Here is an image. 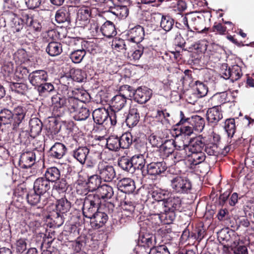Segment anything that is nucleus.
I'll return each mask as SVG.
<instances>
[{
  "instance_id": "0e129e2a",
  "label": "nucleus",
  "mask_w": 254,
  "mask_h": 254,
  "mask_svg": "<svg viewBox=\"0 0 254 254\" xmlns=\"http://www.w3.org/2000/svg\"><path fill=\"white\" fill-rule=\"evenodd\" d=\"M112 46L118 51L121 50H127L125 41L121 39L116 38L112 43Z\"/></svg>"
},
{
  "instance_id": "c03bdc74",
  "label": "nucleus",
  "mask_w": 254,
  "mask_h": 254,
  "mask_svg": "<svg viewBox=\"0 0 254 254\" xmlns=\"http://www.w3.org/2000/svg\"><path fill=\"white\" fill-rule=\"evenodd\" d=\"M145 156L135 155L131 158L134 170L135 169H140L142 171V170L145 169Z\"/></svg>"
},
{
  "instance_id": "a878e982",
  "label": "nucleus",
  "mask_w": 254,
  "mask_h": 254,
  "mask_svg": "<svg viewBox=\"0 0 254 254\" xmlns=\"http://www.w3.org/2000/svg\"><path fill=\"white\" fill-rule=\"evenodd\" d=\"M89 153V149L87 147H79L72 151V156L81 164H83Z\"/></svg>"
},
{
  "instance_id": "c85d7f7f",
  "label": "nucleus",
  "mask_w": 254,
  "mask_h": 254,
  "mask_svg": "<svg viewBox=\"0 0 254 254\" xmlns=\"http://www.w3.org/2000/svg\"><path fill=\"white\" fill-rule=\"evenodd\" d=\"M56 21L59 23L67 22L69 24L70 22V16L68 8L62 7L59 9L55 14Z\"/></svg>"
},
{
  "instance_id": "338daca9",
  "label": "nucleus",
  "mask_w": 254,
  "mask_h": 254,
  "mask_svg": "<svg viewBox=\"0 0 254 254\" xmlns=\"http://www.w3.org/2000/svg\"><path fill=\"white\" fill-rule=\"evenodd\" d=\"M206 41H201L192 45V50H196L198 52H204L207 50Z\"/></svg>"
},
{
  "instance_id": "9d476101",
  "label": "nucleus",
  "mask_w": 254,
  "mask_h": 254,
  "mask_svg": "<svg viewBox=\"0 0 254 254\" xmlns=\"http://www.w3.org/2000/svg\"><path fill=\"white\" fill-rule=\"evenodd\" d=\"M126 36L128 41L138 44L144 39V28L140 25H136L129 29L127 31Z\"/></svg>"
},
{
  "instance_id": "6e6d98bb",
  "label": "nucleus",
  "mask_w": 254,
  "mask_h": 254,
  "mask_svg": "<svg viewBox=\"0 0 254 254\" xmlns=\"http://www.w3.org/2000/svg\"><path fill=\"white\" fill-rule=\"evenodd\" d=\"M53 186V190L57 191L58 193L64 192L67 189V183L64 179H59L55 182Z\"/></svg>"
},
{
  "instance_id": "ddd939ff",
  "label": "nucleus",
  "mask_w": 254,
  "mask_h": 254,
  "mask_svg": "<svg viewBox=\"0 0 254 254\" xmlns=\"http://www.w3.org/2000/svg\"><path fill=\"white\" fill-rule=\"evenodd\" d=\"M124 91V90L123 91ZM125 91L126 93L124 92L123 94L120 93L118 94L112 98L111 108L113 111L120 112L125 106L127 103V97L128 96V93H129L127 90Z\"/></svg>"
},
{
  "instance_id": "79ce46f5",
  "label": "nucleus",
  "mask_w": 254,
  "mask_h": 254,
  "mask_svg": "<svg viewBox=\"0 0 254 254\" xmlns=\"http://www.w3.org/2000/svg\"><path fill=\"white\" fill-rule=\"evenodd\" d=\"M71 207L70 202L65 198H62L57 201V210L62 214L67 212Z\"/></svg>"
},
{
  "instance_id": "1a4fd4ad",
  "label": "nucleus",
  "mask_w": 254,
  "mask_h": 254,
  "mask_svg": "<svg viewBox=\"0 0 254 254\" xmlns=\"http://www.w3.org/2000/svg\"><path fill=\"white\" fill-rule=\"evenodd\" d=\"M167 169L166 163L163 162H151L147 165L146 169L142 170V174L157 176L165 172Z\"/></svg>"
},
{
  "instance_id": "69168bd1",
  "label": "nucleus",
  "mask_w": 254,
  "mask_h": 254,
  "mask_svg": "<svg viewBox=\"0 0 254 254\" xmlns=\"http://www.w3.org/2000/svg\"><path fill=\"white\" fill-rule=\"evenodd\" d=\"M135 149L139 153V155L148 157L147 147L146 144L141 142H137L135 145Z\"/></svg>"
},
{
  "instance_id": "39448f33",
  "label": "nucleus",
  "mask_w": 254,
  "mask_h": 254,
  "mask_svg": "<svg viewBox=\"0 0 254 254\" xmlns=\"http://www.w3.org/2000/svg\"><path fill=\"white\" fill-rule=\"evenodd\" d=\"M171 187L176 193L184 194L189 193L191 189V183L186 177L177 176L171 180Z\"/></svg>"
},
{
  "instance_id": "3c124183",
  "label": "nucleus",
  "mask_w": 254,
  "mask_h": 254,
  "mask_svg": "<svg viewBox=\"0 0 254 254\" xmlns=\"http://www.w3.org/2000/svg\"><path fill=\"white\" fill-rule=\"evenodd\" d=\"M224 128L228 137H232L235 132L236 126L234 119H229L225 122Z\"/></svg>"
},
{
  "instance_id": "473e14b6",
  "label": "nucleus",
  "mask_w": 254,
  "mask_h": 254,
  "mask_svg": "<svg viewBox=\"0 0 254 254\" xmlns=\"http://www.w3.org/2000/svg\"><path fill=\"white\" fill-rule=\"evenodd\" d=\"M66 100V98L64 95L58 93L53 95L51 98V101L54 110H58L65 106Z\"/></svg>"
},
{
  "instance_id": "bb28decb",
  "label": "nucleus",
  "mask_w": 254,
  "mask_h": 254,
  "mask_svg": "<svg viewBox=\"0 0 254 254\" xmlns=\"http://www.w3.org/2000/svg\"><path fill=\"white\" fill-rule=\"evenodd\" d=\"M97 195L95 196L99 197L100 198L103 199H110L114 194L113 189L110 186L107 184H103L98 188L97 190Z\"/></svg>"
},
{
  "instance_id": "7ed1b4c3",
  "label": "nucleus",
  "mask_w": 254,
  "mask_h": 254,
  "mask_svg": "<svg viewBox=\"0 0 254 254\" xmlns=\"http://www.w3.org/2000/svg\"><path fill=\"white\" fill-rule=\"evenodd\" d=\"M114 205L112 203H107L105 205L104 211L100 209L90 219L92 227L98 229L105 225L108 219L107 213H111L113 211Z\"/></svg>"
},
{
  "instance_id": "b1692460",
  "label": "nucleus",
  "mask_w": 254,
  "mask_h": 254,
  "mask_svg": "<svg viewBox=\"0 0 254 254\" xmlns=\"http://www.w3.org/2000/svg\"><path fill=\"white\" fill-rule=\"evenodd\" d=\"M220 139V136L215 134L213 135L215 142H210L205 144V151L208 155L217 156L219 153V148L217 142Z\"/></svg>"
},
{
  "instance_id": "bf43d9fd",
  "label": "nucleus",
  "mask_w": 254,
  "mask_h": 254,
  "mask_svg": "<svg viewBox=\"0 0 254 254\" xmlns=\"http://www.w3.org/2000/svg\"><path fill=\"white\" fill-rule=\"evenodd\" d=\"M147 254H170L167 247L166 245H160L156 247H152L150 249L149 252Z\"/></svg>"
},
{
  "instance_id": "de8ad7c7",
  "label": "nucleus",
  "mask_w": 254,
  "mask_h": 254,
  "mask_svg": "<svg viewBox=\"0 0 254 254\" xmlns=\"http://www.w3.org/2000/svg\"><path fill=\"white\" fill-rule=\"evenodd\" d=\"M121 148H128L132 142V136L130 133L126 132L122 134L119 138Z\"/></svg>"
},
{
  "instance_id": "13d9d810",
  "label": "nucleus",
  "mask_w": 254,
  "mask_h": 254,
  "mask_svg": "<svg viewBox=\"0 0 254 254\" xmlns=\"http://www.w3.org/2000/svg\"><path fill=\"white\" fill-rule=\"evenodd\" d=\"M9 86L12 91L19 94H22L27 88L26 84L18 82H10Z\"/></svg>"
},
{
  "instance_id": "864d4df0",
  "label": "nucleus",
  "mask_w": 254,
  "mask_h": 254,
  "mask_svg": "<svg viewBox=\"0 0 254 254\" xmlns=\"http://www.w3.org/2000/svg\"><path fill=\"white\" fill-rule=\"evenodd\" d=\"M37 91L40 95L42 96L47 93H50L54 90V86L51 83L46 82H43L37 87Z\"/></svg>"
},
{
  "instance_id": "f03ea898",
  "label": "nucleus",
  "mask_w": 254,
  "mask_h": 254,
  "mask_svg": "<svg viewBox=\"0 0 254 254\" xmlns=\"http://www.w3.org/2000/svg\"><path fill=\"white\" fill-rule=\"evenodd\" d=\"M127 90L129 92L128 96L131 97L133 96L135 101L140 104L145 103L151 97L152 90L145 86L139 87L134 91L132 87L125 85L121 87V91Z\"/></svg>"
},
{
  "instance_id": "f257e3e1",
  "label": "nucleus",
  "mask_w": 254,
  "mask_h": 254,
  "mask_svg": "<svg viewBox=\"0 0 254 254\" xmlns=\"http://www.w3.org/2000/svg\"><path fill=\"white\" fill-rule=\"evenodd\" d=\"M182 205L181 199L178 196L167 197L164 201L161 202L163 210L161 214H155V219H157L156 222L159 224L162 223L164 224L172 223L176 218V211H181Z\"/></svg>"
},
{
  "instance_id": "4c0bfd02",
  "label": "nucleus",
  "mask_w": 254,
  "mask_h": 254,
  "mask_svg": "<svg viewBox=\"0 0 254 254\" xmlns=\"http://www.w3.org/2000/svg\"><path fill=\"white\" fill-rule=\"evenodd\" d=\"M175 149L176 151L173 152L175 161L179 162L183 160L186 157H188L189 152L185 144H178Z\"/></svg>"
},
{
  "instance_id": "6ab92c4d",
  "label": "nucleus",
  "mask_w": 254,
  "mask_h": 254,
  "mask_svg": "<svg viewBox=\"0 0 254 254\" xmlns=\"http://www.w3.org/2000/svg\"><path fill=\"white\" fill-rule=\"evenodd\" d=\"M89 43L88 42L83 41V42H82V47L81 49L75 50L70 54L69 57L73 63L79 64L82 62L86 55L87 50L86 46Z\"/></svg>"
},
{
  "instance_id": "a211bd4d",
  "label": "nucleus",
  "mask_w": 254,
  "mask_h": 254,
  "mask_svg": "<svg viewBox=\"0 0 254 254\" xmlns=\"http://www.w3.org/2000/svg\"><path fill=\"white\" fill-rule=\"evenodd\" d=\"M6 18L11 22V26L14 32L21 31L24 27L22 20L17 15L11 11H7L5 14Z\"/></svg>"
},
{
  "instance_id": "4d7b16f0",
  "label": "nucleus",
  "mask_w": 254,
  "mask_h": 254,
  "mask_svg": "<svg viewBox=\"0 0 254 254\" xmlns=\"http://www.w3.org/2000/svg\"><path fill=\"white\" fill-rule=\"evenodd\" d=\"M143 53V48L138 47V49H136L133 51L127 52V57L130 61H135L138 60Z\"/></svg>"
},
{
  "instance_id": "5fc2aeb1",
  "label": "nucleus",
  "mask_w": 254,
  "mask_h": 254,
  "mask_svg": "<svg viewBox=\"0 0 254 254\" xmlns=\"http://www.w3.org/2000/svg\"><path fill=\"white\" fill-rule=\"evenodd\" d=\"M195 91L198 97L201 98L204 97L208 92L207 86L203 82L196 81L195 83Z\"/></svg>"
},
{
  "instance_id": "c9c22d12",
  "label": "nucleus",
  "mask_w": 254,
  "mask_h": 254,
  "mask_svg": "<svg viewBox=\"0 0 254 254\" xmlns=\"http://www.w3.org/2000/svg\"><path fill=\"white\" fill-rule=\"evenodd\" d=\"M14 114L12 112L7 109H3L0 111V123H2L3 125L10 124L12 125L13 128V123L14 121Z\"/></svg>"
},
{
  "instance_id": "a19ab883",
  "label": "nucleus",
  "mask_w": 254,
  "mask_h": 254,
  "mask_svg": "<svg viewBox=\"0 0 254 254\" xmlns=\"http://www.w3.org/2000/svg\"><path fill=\"white\" fill-rule=\"evenodd\" d=\"M118 165L123 170L127 172L133 173L134 172L131 158L122 157L119 161Z\"/></svg>"
},
{
  "instance_id": "2f4dec72",
  "label": "nucleus",
  "mask_w": 254,
  "mask_h": 254,
  "mask_svg": "<svg viewBox=\"0 0 254 254\" xmlns=\"http://www.w3.org/2000/svg\"><path fill=\"white\" fill-rule=\"evenodd\" d=\"M46 51L51 57L59 56L63 52L62 44L58 42H51L48 44Z\"/></svg>"
},
{
  "instance_id": "f8f14e48",
  "label": "nucleus",
  "mask_w": 254,
  "mask_h": 254,
  "mask_svg": "<svg viewBox=\"0 0 254 254\" xmlns=\"http://www.w3.org/2000/svg\"><path fill=\"white\" fill-rule=\"evenodd\" d=\"M92 116L96 124L103 125L105 127H109V113L105 108H98L95 110L93 112Z\"/></svg>"
},
{
  "instance_id": "6e6552de",
  "label": "nucleus",
  "mask_w": 254,
  "mask_h": 254,
  "mask_svg": "<svg viewBox=\"0 0 254 254\" xmlns=\"http://www.w3.org/2000/svg\"><path fill=\"white\" fill-rule=\"evenodd\" d=\"M41 152L37 149L23 153L20 159L21 167L24 169L31 167L35 163L36 160L41 158Z\"/></svg>"
},
{
  "instance_id": "aec40b11",
  "label": "nucleus",
  "mask_w": 254,
  "mask_h": 254,
  "mask_svg": "<svg viewBox=\"0 0 254 254\" xmlns=\"http://www.w3.org/2000/svg\"><path fill=\"white\" fill-rule=\"evenodd\" d=\"M202 139L203 138L200 136L191 138L189 144H185L188 152H202L203 148L205 145V143Z\"/></svg>"
},
{
  "instance_id": "ea45409f",
  "label": "nucleus",
  "mask_w": 254,
  "mask_h": 254,
  "mask_svg": "<svg viewBox=\"0 0 254 254\" xmlns=\"http://www.w3.org/2000/svg\"><path fill=\"white\" fill-rule=\"evenodd\" d=\"M101 180L99 175L96 173L89 176L88 179V185L90 190H97L98 188L101 186Z\"/></svg>"
},
{
  "instance_id": "7c9ffc66",
  "label": "nucleus",
  "mask_w": 254,
  "mask_h": 254,
  "mask_svg": "<svg viewBox=\"0 0 254 254\" xmlns=\"http://www.w3.org/2000/svg\"><path fill=\"white\" fill-rule=\"evenodd\" d=\"M178 145L177 142L173 139L166 140L163 143L161 144L160 150L165 156H168L174 152V150Z\"/></svg>"
},
{
  "instance_id": "4be33fe9",
  "label": "nucleus",
  "mask_w": 254,
  "mask_h": 254,
  "mask_svg": "<svg viewBox=\"0 0 254 254\" xmlns=\"http://www.w3.org/2000/svg\"><path fill=\"white\" fill-rule=\"evenodd\" d=\"M28 111L25 107L18 106L14 110L13 129L18 127L27 114Z\"/></svg>"
},
{
  "instance_id": "4468645a",
  "label": "nucleus",
  "mask_w": 254,
  "mask_h": 254,
  "mask_svg": "<svg viewBox=\"0 0 254 254\" xmlns=\"http://www.w3.org/2000/svg\"><path fill=\"white\" fill-rule=\"evenodd\" d=\"M223 118L220 106H214L208 109L206 113V119L209 123L216 125Z\"/></svg>"
},
{
  "instance_id": "09e8293b",
  "label": "nucleus",
  "mask_w": 254,
  "mask_h": 254,
  "mask_svg": "<svg viewBox=\"0 0 254 254\" xmlns=\"http://www.w3.org/2000/svg\"><path fill=\"white\" fill-rule=\"evenodd\" d=\"M90 114V112L88 109L80 107L74 114L73 118L76 121H84L89 117Z\"/></svg>"
},
{
  "instance_id": "774afa93",
  "label": "nucleus",
  "mask_w": 254,
  "mask_h": 254,
  "mask_svg": "<svg viewBox=\"0 0 254 254\" xmlns=\"http://www.w3.org/2000/svg\"><path fill=\"white\" fill-rule=\"evenodd\" d=\"M72 78L73 80L76 82H82L85 79V73L81 69H76L72 74Z\"/></svg>"
},
{
  "instance_id": "58836bf2",
  "label": "nucleus",
  "mask_w": 254,
  "mask_h": 254,
  "mask_svg": "<svg viewBox=\"0 0 254 254\" xmlns=\"http://www.w3.org/2000/svg\"><path fill=\"white\" fill-rule=\"evenodd\" d=\"M169 194V192L167 190L160 189H153L151 193L152 197L157 201L160 206L161 202L164 201Z\"/></svg>"
},
{
  "instance_id": "e2e57ef3",
  "label": "nucleus",
  "mask_w": 254,
  "mask_h": 254,
  "mask_svg": "<svg viewBox=\"0 0 254 254\" xmlns=\"http://www.w3.org/2000/svg\"><path fill=\"white\" fill-rule=\"evenodd\" d=\"M15 249L17 253L21 254L27 249L26 240L20 239L17 240L15 244Z\"/></svg>"
},
{
  "instance_id": "49530a36",
  "label": "nucleus",
  "mask_w": 254,
  "mask_h": 254,
  "mask_svg": "<svg viewBox=\"0 0 254 254\" xmlns=\"http://www.w3.org/2000/svg\"><path fill=\"white\" fill-rule=\"evenodd\" d=\"M80 101L77 98L70 97L67 99L65 106L71 113L74 114L79 107Z\"/></svg>"
},
{
  "instance_id": "412c9836",
  "label": "nucleus",
  "mask_w": 254,
  "mask_h": 254,
  "mask_svg": "<svg viewBox=\"0 0 254 254\" xmlns=\"http://www.w3.org/2000/svg\"><path fill=\"white\" fill-rule=\"evenodd\" d=\"M118 186L121 191L126 193H132L135 189L134 181L129 178H125L120 180L118 182Z\"/></svg>"
},
{
  "instance_id": "dca6fc26",
  "label": "nucleus",
  "mask_w": 254,
  "mask_h": 254,
  "mask_svg": "<svg viewBox=\"0 0 254 254\" xmlns=\"http://www.w3.org/2000/svg\"><path fill=\"white\" fill-rule=\"evenodd\" d=\"M144 107H140L138 108H131L126 118V123L129 127H133L136 126L140 119V112Z\"/></svg>"
},
{
  "instance_id": "8fccbe9b",
  "label": "nucleus",
  "mask_w": 254,
  "mask_h": 254,
  "mask_svg": "<svg viewBox=\"0 0 254 254\" xmlns=\"http://www.w3.org/2000/svg\"><path fill=\"white\" fill-rule=\"evenodd\" d=\"M107 147L110 150L116 151L121 148L119 138L114 136H110L107 139Z\"/></svg>"
},
{
  "instance_id": "37998d69",
  "label": "nucleus",
  "mask_w": 254,
  "mask_h": 254,
  "mask_svg": "<svg viewBox=\"0 0 254 254\" xmlns=\"http://www.w3.org/2000/svg\"><path fill=\"white\" fill-rule=\"evenodd\" d=\"M109 11L119 18H125L128 14V9L127 6L121 5L118 7H112Z\"/></svg>"
},
{
  "instance_id": "680f3d73",
  "label": "nucleus",
  "mask_w": 254,
  "mask_h": 254,
  "mask_svg": "<svg viewBox=\"0 0 254 254\" xmlns=\"http://www.w3.org/2000/svg\"><path fill=\"white\" fill-rule=\"evenodd\" d=\"M121 114L119 111H113L111 110V112L110 114H109L108 120L110 126H115L118 122V121H122V120H120V116ZM124 119L123 120L124 121Z\"/></svg>"
},
{
  "instance_id": "e433bc0d",
  "label": "nucleus",
  "mask_w": 254,
  "mask_h": 254,
  "mask_svg": "<svg viewBox=\"0 0 254 254\" xmlns=\"http://www.w3.org/2000/svg\"><path fill=\"white\" fill-rule=\"evenodd\" d=\"M190 124L194 130L201 132L204 127L205 121L200 116H193L190 118Z\"/></svg>"
},
{
  "instance_id": "0eeeda50",
  "label": "nucleus",
  "mask_w": 254,
  "mask_h": 254,
  "mask_svg": "<svg viewBox=\"0 0 254 254\" xmlns=\"http://www.w3.org/2000/svg\"><path fill=\"white\" fill-rule=\"evenodd\" d=\"M98 12V10L95 7L83 6L78 11L76 23L80 26L85 25L89 18L96 15Z\"/></svg>"
},
{
  "instance_id": "f704fd0d",
  "label": "nucleus",
  "mask_w": 254,
  "mask_h": 254,
  "mask_svg": "<svg viewBox=\"0 0 254 254\" xmlns=\"http://www.w3.org/2000/svg\"><path fill=\"white\" fill-rule=\"evenodd\" d=\"M44 176L49 182H55L60 179L61 172L57 167H50L46 170Z\"/></svg>"
},
{
  "instance_id": "052dcab7",
  "label": "nucleus",
  "mask_w": 254,
  "mask_h": 254,
  "mask_svg": "<svg viewBox=\"0 0 254 254\" xmlns=\"http://www.w3.org/2000/svg\"><path fill=\"white\" fill-rule=\"evenodd\" d=\"M19 16V18L22 20L23 24H25L27 26L29 25V23H31L32 20L34 18L32 14L26 10L21 11Z\"/></svg>"
},
{
  "instance_id": "2eb2a0df",
  "label": "nucleus",
  "mask_w": 254,
  "mask_h": 254,
  "mask_svg": "<svg viewBox=\"0 0 254 254\" xmlns=\"http://www.w3.org/2000/svg\"><path fill=\"white\" fill-rule=\"evenodd\" d=\"M27 202L31 205H36L38 203L41 206H44L47 203V197L46 195L37 193L34 190L29 192L26 196Z\"/></svg>"
},
{
  "instance_id": "cd10ccee",
  "label": "nucleus",
  "mask_w": 254,
  "mask_h": 254,
  "mask_svg": "<svg viewBox=\"0 0 254 254\" xmlns=\"http://www.w3.org/2000/svg\"><path fill=\"white\" fill-rule=\"evenodd\" d=\"M31 136L33 137L38 135L42 129L43 124L37 118L31 119L29 123Z\"/></svg>"
},
{
  "instance_id": "20e7f679",
  "label": "nucleus",
  "mask_w": 254,
  "mask_h": 254,
  "mask_svg": "<svg viewBox=\"0 0 254 254\" xmlns=\"http://www.w3.org/2000/svg\"><path fill=\"white\" fill-rule=\"evenodd\" d=\"M100 202L99 197L88 195L84 200L82 207L83 216L90 219L92 218V217L99 210Z\"/></svg>"
},
{
  "instance_id": "c756f323",
  "label": "nucleus",
  "mask_w": 254,
  "mask_h": 254,
  "mask_svg": "<svg viewBox=\"0 0 254 254\" xmlns=\"http://www.w3.org/2000/svg\"><path fill=\"white\" fill-rule=\"evenodd\" d=\"M100 31L104 36L109 38L113 37L117 34L114 24L110 21H107L102 25Z\"/></svg>"
},
{
  "instance_id": "72a5a7b5",
  "label": "nucleus",
  "mask_w": 254,
  "mask_h": 254,
  "mask_svg": "<svg viewBox=\"0 0 254 254\" xmlns=\"http://www.w3.org/2000/svg\"><path fill=\"white\" fill-rule=\"evenodd\" d=\"M205 155L202 152H189V161L190 164L195 166L204 162L205 159Z\"/></svg>"
},
{
  "instance_id": "5701e85b",
  "label": "nucleus",
  "mask_w": 254,
  "mask_h": 254,
  "mask_svg": "<svg viewBox=\"0 0 254 254\" xmlns=\"http://www.w3.org/2000/svg\"><path fill=\"white\" fill-rule=\"evenodd\" d=\"M66 148L65 146L60 142L55 143L50 149V155L56 159H60L65 154Z\"/></svg>"
},
{
  "instance_id": "423d86ee",
  "label": "nucleus",
  "mask_w": 254,
  "mask_h": 254,
  "mask_svg": "<svg viewBox=\"0 0 254 254\" xmlns=\"http://www.w3.org/2000/svg\"><path fill=\"white\" fill-rule=\"evenodd\" d=\"M95 169L96 173L105 182H110L116 177V172L113 166L106 162H100Z\"/></svg>"
},
{
  "instance_id": "603ef678",
  "label": "nucleus",
  "mask_w": 254,
  "mask_h": 254,
  "mask_svg": "<svg viewBox=\"0 0 254 254\" xmlns=\"http://www.w3.org/2000/svg\"><path fill=\"white\" fill-rule=\"evenodd\" d=\"M231 77L230 80L233 82L239 79L243 75L241 67L237 65H233L230 67Z\"/></svg>"
},
{
  "instance_id": "393cba45",
  "label": "nucleus",
  "mask_w": 254,
  "mask_h": 254,
  "mask_svg": "<svg viewBox=\"0 0 254 254\" xmlns=\"http://www.w3.org/2000/svg\"><path fill=\"white\" fill-rule=\"evenodd\" d=\"M155 237L148 233L140 234L138 239V245L144 248H151L154 247Z\"/></svg>"
},
{
  "instance_id": "a18cd8bd",
  "label": "nucleus",
  "mask_w": 254,
  "mask_h": 254,
  "mask_svg": "<svg viewBox=\"0 0 254 254\" xmlns=\"http://www.w3.org/2000/svg\"><path fill=\"white\" fill-rule=\"evenodd\" d=\"M174 24V19L168 15H161V27L165 31H170Z\"/></svg>"
},
{
  "instance_id": "9b49d317",
  "label": "nucleus",
  "mask_w": 254,
  "mask_h": 254,
  "mask_svg": "<svg viewBox=\"0 0 254 254\" xmlns=\"http://www.w3.org/2000/svg\"><path fill=\"white\" fill-rule=\"evenodd\" d=\"M28 77L30 84L35 87L48 79L47 72L44 70H34L29 74Z\"/></svg>"
},
{
  "instance_id": "f3484780",
  "label": "nucleus",
  "mask_w": 254,
  "mask_h": 254,
  "mask_svg": "<svg viewBox=\"0 0 254 254\" xmlns=\"http://www.w3.org/2000/svg\"><path fill=\"white\" fill-rule=\"evenodd\" d=\"M51 189L50 183L44 177L37 178L34 183L33 190L43 195Z\"/></svg>"
}]
</instances>
